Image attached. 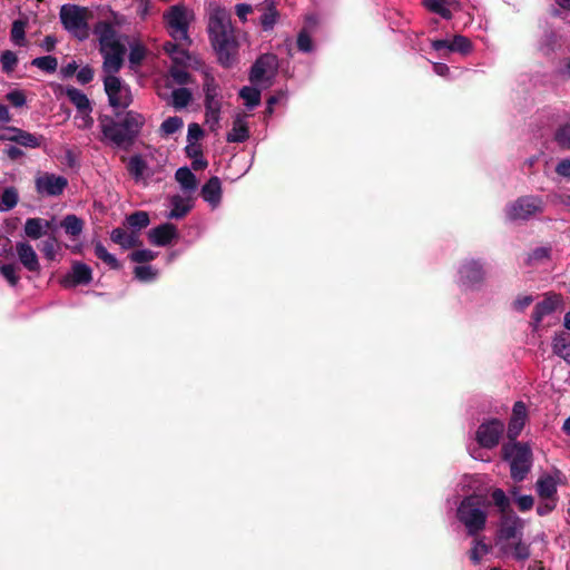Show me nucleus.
Masks as SVG:
<instances>
[{
	"label": "nucleus",
	"mask_w": 570,
	"mask_h": 570,
	"mask_svg": "<svg viewBox=\"0 0 570 570\" xmlns=\"http://www.w3.org/2000/svg\"><path fill=\"white\" fill-rule=\"evenodd\" d=\"M125 21L124 16L112 13L111 20L99 21L94 28L104 58L102 69L106 73H117L122 67L127 39L116 28L121 27Z\"/></svg>",
	"instance_id": "f257e3e1"
},
{
	"label": "nucleus",
	"mask_w": 570,
	"mask_h": 570,
	"mask_svg": "<svg viewBox=\"0 0 570 570\" xmlns=\"http://www.w3.org/2000/svg\"><path fill=\"white\" fill-rule=\"evenodd\" d=\"M207 28L218 61L225 67L232 66L236 59L238 42L228 11L219 6L213 7Z\"/></svg>",
	"instance_id": "f03ea898"
},
{
	"label": "nucleus",
	"mask_w": 570,
	"mask_h": 570,
	"mask_svg": "<svg viewBox=\"0 0 570 570\" xmlns=\"http://www.w3.org/2000/svg\"><path fill=\"white\" fill-rule=\"evenodd\" d=\"M59 19L63 29L80 41L89 38L94 13L88 7L66 3L60 7Z\"/></svg>",
	"instance_id": "7ed1b4c3"
},
{
	"label": "nucleus",
	"mask_w": 570,
	"mask_h": 570,
	"mask_svg": "<svg viewBox=\"0 0 570 570\" xmlns=\"http://www.w3.org/2000/svg\"><path fill=\"white\" fill-rule=\"evenodd\" d=\"M489 503L482 495H470L462 500L456 517L464 524L469 535H476L485 527Z\"/></svg>",
	"instance_id": "20e7f679"
},
{
	"label": "nucleus",
	"mask_w": 570,
	"mask_h": 570,
	"mask_svg": "<svg viewBox=\"0 0 570 570\" xmlns=\"http://www.w3.org/2000/svg\"><path fill=\"white\" fill-rule=\"evenodd\" d=\"M165 27L174 41L190 43L188 30L194 12L183 3L169 7L163 14Z\"/></svg>",
	"instance_id": "39448f33"
},
{
	"label": "nucleus",
	"mask_w": 570,
	"mask_h": 570,
	"mask_svg": "<svg viewBox=\"0 0 570 570\" xmlns=\"http://www.w3.org/2000/svg\"><path fill=\"white\" fill-rule=\"evenodd\" d=\"M503 456L510 462L511 476L522 481L532 466V453L527 444L508 443L503 446Z\"/></svg>",
	"instance_id": "423d86ee"
},
{
	"label": "nucleus",
	"mask_w": 570,
	"mask_h": 570,
	"mask_svg": "<svg viewBox=\"0 0 570 570\" xmlns=\"http://www.w3.org/2000/svg\"><path fill=\"white\" fill-rule=\"evenodd\" d=\"M205 91V124L212 131L219 129L220 111L223 108V97L218 86L213 78L207 77L204 83Z\"/></svg>",
	"instance_id": "0eeeda50"
},
{
	"label": "nucleus",
	"mask_w": 570,
	"mask_h": 570,
	"mask_svg": "<svg viewBox=\"0 0 570 570\" xmlns=\"http://www.w3.org/2000/svg\"><path fill=\"white\" fill-rule=\"evenodd\" d=\"M116 73H107L104 80L110 106L126 108L132 101L130 88Z\"/></svg>",
	"instance_id": "6e6552de"
},
{
	"label": "nucleus",
	"mask_w": 570,
	"mask_h": 570,
	"mask_svg": "<svg viewBox=\"0 0 570 570\" xmlns=\"http://www.w3.org/2000/svg\"><path fill=\"white\" fill-rule=\"evenodd\" d=\"M566 475L558 469L542 472L537 482L535 491L540 499L558 500V488L566 484Z\"/></svg>",
	"instance_id": "1a4fd4ad"
},
{
	"label": "nucleus",
	"mask_w": 570,
	"mask_h": 570,
	"mask_svg": "<svg viewBox=\"0 0 570 570\" xmlns=\"http://www.w3.org/2000/svg\"><path fill=\"white\" fill-rule=\"evenodd\" d=\"M543 208L542 199L535 196H525L517 199L507 208V216L511 220L528 219L540 213Z\"/></svg>",
	"instance_id": "9d476101"
},
{
	"label": "nucleus",
	"mask_w": 570,
	"mask_h": 570,
	"mask_svg": "<svg viewBox=\"0 0 570 570\" xmlns=\"http://www.w3.org/2000/svg\"><path fill=\"white\" fill-rule=\"evenodd\" d=\"M277 70V59L274 55L259 57L250 71V81L255 85L269 86Z\"/></svg>",
	"instance_id": "9b49d317"
},
{
	"label": "nucleus",
	"mask_w": 570,
	"mask_h": 570,
	"mask_svg": "<svg viewBox=\"0 0 570 570\" xmlns=\"http://www.w3.org/2000/svg\"><path fill=\"white\" fill-rule=\"evenodd\" d=\"M523 528V520L515 513L502 514L497 537V546L521 538Z\"/></svg>",
	"instance_id": "f8f14e48"
},
{
	"label": "nucleus",
	"mask_w": 570,
	"mask_h": 570,
	"mask_svg": "<svg viewBox=\"0 0 570 570\" xmlns=\"http://www.w3.org/2000/svg\"><path fill=\"white\" fill-rule=\"evenodd\" d=\"M503 431V422L497 419H492L483 422L478 428L475 439L482 448L492 449L499 444Z\"/></svg>",
	"instance_id": "ddd939ff"
},
{
	"label": "nucleus",
	"mask_w": 570,
	"mask_h": 570,
	"mask_svg": "<svg viewBox=\"0 0 570 570\" xmlns=\"http://www.w3.org/2000/svg\"><path fill=\"white\" fill-rule=\"evenodd\" d=\"M99 122L104 139L116 146H121L131 141L129 134H127L121 122H117L108 116L100 117Z\"/></svg>",
	"instance_id": "4468645a"
},
{
	"label": "nucleus",
	"mask_w": 570,
	"mask_h": 570,
	"mask_svg": "<svg viewBox=\"0 0 570 570\" xmlns=\"http://www.w3.org/2000/svg\"><path fill=\"white\" fill-rule=\"evenodd\" d=\"M562 297L557 294L547 295L541 302H539L533 311L531 317V326L533 330H539L541 323L549 316H551L556 309L561 306Z\"/></svg>",
	"instance_id": "2eb2a0df"
},
{
	"label": "nucleus",
	"mask_w": 570,
	"mask_h": 570,
	"mask_svg": "<svg viewBox=\"0 0 570 570\" xmlns=\"http://www.w3.org/2000/svg\"><path fill=\"white\" fill-rule=\"evenodd\" d=\"M68 181L62 176L43 174L36 179L37 191L41 195L58 196L62 194Z\"/></svg>",
	"instance_id": "dca6fc26"
},
{
	"label": "nucleus",
	"mask_w": 570,
	"mask_h": 570,
	"mask_svg": "<svg viewBox=\"0 0 570 570\" xmlns=\"http://www.w3.org/2000/svg\"><path fill=\"white\" fill-rule=\"evenodd\" d=\"M483 274L482 265L479 262L466 261L459 269L460 283L466 288H472L483 279Z\"/></svg>",
	"instance_id": "f3484780"
},
{
	"label": "nucleus",
	"mask_w": 570,
	"mask_h": 570,
	"mask_svg": "<svg viewBox=\"0 0 570 570\" xmlns=\"http://www.w3.org/2000/svg\"><path fill=\"white\" fill-rule=\"evenodd\" d=\"M91 278V268L83 263L76 262L72 264L70 273L63 277L62 285L65 287H72L79 284H88Z\"/></svg>",
	"instance_id": "a211bd4d"
},
{
	"label": "nucleus",
	"mask_w": 570,
	"mask_h": 570,
	"mask_svg": "<svg viewBox=\"0 0 570 570\" xmlns=\"http://www.w3.org/2000/svg\"><path fill=\"white\" fill-rule=\"evenodd\" d=\"M503 557L512 558L515 561H525L530 557V546L521 540H512L498 546Z\"/></svg>",
	"instance_id": "6ab92c4d"
},
{
	"label": "nucleus",
	"mask_w": 570,
	"mask_h": 570,
	"mask_svg": "<svg viewBox=\"0 0 570 570\" xmlns=\"http://www.w3.org/2000/svg\"><path fill=\"white\" fill-rule=\"evenodd\" d=\"M16 252L20 263L29 272H38L40 269L37 253L30 244L26 242L17 243Z\"/></svg>",
	"instance_id": "aec40b11"
},
{
	"label": "nucleus",
	"mask_w": 570,
	"mask_h": 570,
	"mask_svg": "<svg viewBox=\"0 0 570 570\" xmlns=\"http://www.w3.org/2000/svg\"><path fill=\"white\" fill-rule=\"evenodd\" d=\"M149 240L157 246H166L173 239L178 237L176 227L173 224L166 223L149 230Z\"/></svg>",
	"instance_id": "412c9836"
},
{
	"label": "nucleus",
	"mask_w": 570,
	"mask_h": 570,
	"mask_svg": "<svg viewBox=\"0 0 570 570\" xmlns=\"http://www.w3.org/2000/svg\"><path fill=\"white\" fill-rule=\"evenodd\" d=\"M527 421V406L523 402H517L513 405L512 416L510 419L509 428H508V436L510 440H514L518 438L520 432L522 431L524 423Z\"/></svg>",
	"instance_id": "4be33fe9"
},
{
	"label": "nucleus",
	"mask_w": 570,
	"mask_h": 570,
	"mask_svg": "<svg viewBox=\"0 0 570 570\" xmlns=\"http://www.w3.org/2000/svg\"><path fill=\"white\" fill-rule=\"evenodd\" d=\"M202 196L213 208L219 205L222 199V183L218 177H212L203 186Z\"/></svg>",
	"instance_id": "5701e85b"
},
{
	"label": "nucleus",
	"mask_w": 570,
	"mask_h": 570,
	"mask_svg": "<svg viewBox=\"0 0 570 570\" xmlns=\"http://www.w3.org/2000/svg\"><path fill=\"white\" fill-rule=\"evenodd\" d=\"M170 212L167 217L170 219H179L185 217L191 209V200L188 197L174 195L169 198Z\"/></svg>",
	"instance_id": "b1692460"
},
{
	"label": "nucleus",
	"mask_w": 570,
	"mask_h": 570,
	"mask_svg": "<svg viewBox=\"0 0 570 570\" xmlns=\"http://www.w3.org/2000/svg\"><path fill=\"white\" fill-rule=\"evenodd\" d=\"M249 137L246 116L237 115L233 121L232 130L227 134L228 142H243Z\"/></svg>",
	"instance_id": "393cba45"
},
{
	"label": "nucleus",
	"mask_w": 570,
	"mask_h": 570,
	"mask_svg": "<svg viewBox=\"0 0 570 570\" xmlns=\"http://www.w3.org/2000/svg\"><path fill=\"white\" fill-rule=\"evenodd\" d=\"M9 132L14 135L13 142L27 148H39L43 140L41 135H35L20 128H11Z\"/></svg>",
	"instance_id": "a878e982"
},
{
	"label": "nucleus",
	"mask_w": 570,
	"mask_h": 570,
	"mask_svg": "<svg viewBox=\"0 0 570 570\" xmlns=\"http://www.w3.org/2000/svg\"><path fill=\"white\" fill-rule=\"evenodd\" d=\"M51 228V223L42 218H28L24 223V234L31 239H39Z\"/></svg>",
	"instance_id": "bb28decb"
},
{
	"label": "nucleus",
	"mask_w": 570,
	"mask_h": 570,
	"mask_svg": "<svg viewBox=\"0 0 570 570\" xmlns=\"http://www.w3.org/2000/svg\"><path fill=\"white\" fill-rule=\"evenodd\" d=\"M423 3L430 11L440 14L444 19H451V9L459 6L455 0H424Z\"/></svg>",
	"instance_id": "cd10ccee"
},
{
	"label": "nucleus",
	"mask_w": 570,
	"mask_h": 570,
	"mask_svg": "<svg viewBox=\"0 0 570 570\" xmlns=\"http://www.w3.org/2000/svg\"><path fill=\"white\" fill-rule=\"evenodd\" d=\"M120 122L124 126L127 134H129V137L132 140L140 131V128L142 127V125L145 122V118L142 115H140L138 112L128 111Z\"/></svg>",
	"instance_id": "c85d7f7f"
},
{
	"label": "nucleus",
	"mask_w": 570,
	"mask_h": 570,
	"mask_svg": "<svg viewBox=\"0 0 570 570\" xmlns=\"http://www.w3.org/2000/svg\"><path fill=\"white\" fill-rule=\"evenodd\" d=\"M554 354L570 363V333L561 332L556 334L552 341Z\"/></svg>",
	"instance_id": "c756f323"
},
{
	"label": "nucleus",
	"mask_w": 570,
	"mask_h": 570,
	"mask_svg": "<svg viewBox=\"0 0 570 570\" xmlns=\"http://www.w3.org/2000/svg\"><path fill=\"white\" fill-rule=\"evenodd\" d=\"M188 45L189 43L167 41L164 45V51L174 60V62L183 65L188 59V53L185 48Z\"/></svg>",
	"instance_id": "7c9ffc66"
},
{
	"label": "nucleus",
	"mask_w": 570,
	"mask_h": 570,
	"mask_svg": "<svg viewBox=\"0 0 570 570\" xmlns=\"http://www.w3.org/2000/svg\"><path fill=\"white\" fill-rule=\"evenodd\" d=\"M110 238L122 248H131L138 244V235L135 232H127L122 228H115Z\"/></svg>",
	"instance_id": "2f4dec72"
},
{
	"label": "nucleus",
	"mask_w": 570,
	"mask_h": 570,
	"mask_svg": "<svg viewBox=\"0 0 570 570\" xmlns=\"http://www.w3.org/2000/svg\"><path fill=\"white\" fill-rule=\"evenodd\" d=\"M175 178L185 191L193 193L196 190V188H197L196 176L187 167H181V168L177 169V171L175 174Z\"/></svg>",
	"instance_id": "473e14b6"
},
{
	"label": "nucleus",
	"mask_w": 570,
	"mask_h": 570,
	"mask_svg": "<svg viewBox=\"0 0 570 570\" xmlns=\"http://www.w3.org/2000/svg\"><path fill=\"white\" fill-rule=\"evenodd\" d=\"M490 551L491 546L488 544L483 538H475L469 552V558L474 564H478L490 553Z\"/></svg>",
	"instance_id": "72a5a7b5"
},
{
	"label": "nucleus",
	"mask_w": 570,
	"mask_h": 570,
	"mask_svg": "<svg viewBox=\"0 0 570 570\" xmlns=\"http://www.w3.org/2000/svg\"><path fill=\"white\" fill-rule=\"evenodd\" d=\"M65 95L75 105L78 111L91 108L88 97L75 87H67L65 89Z\"/></svg>",
	"instance_id": "f704fd0d"
},
{
	"label": "nucleus",
	"mask_w": 570,
	"mask_h": 570,
	"mask_svg": "<svg viewBox=\"0 0 570 570\" xmlns=\"http://www.w3.org/2000/svg\"><path fill=\"white\" fill-rule=\"evenodd\" d=\"M128 171L132 178L139 183L145 179L147 165L140 156H132L128 161Z\"/></svg>",
	"instance_id": "c9c22d12"
},
{
	"label": "nucleus",
	"mask_w": 570,
	"mask_h": 570,
	"mask_svg": "<svg viewBox=\"0 0 570 570\" xmlns=\"http://www.w3.org/2000/svg\"><path fill=\"white\" fill-rule=\"evenodd\" d=\"M66 234L72 237L79 236L83 228V222L76 215H67L61 222Z\"/></svg>",
	"instance_id": "e433bc0d"
},
{
	"label": "nucleus",
	"mask_w": 570,
	"mask_h": 570,
	"mask_svg": "<svg viewBox=\"0 0 570 570\" xmlns=\"http://www.w3.org/2000/svg\"><path fill=\"white\" fill-rule=\"evenodd\" d=\"M191 100V94L187 88H178L171 91L170 104L176 109H181L188 106Z\"/></svg>",
	"instance_id": "4c0bfd02"
},
{
	"label": "nucleus",
	"mask_w": 570,
	"mask_h": 570,
	"mask_svg": "<svg viewBox=\"0 0 570 570\" xmlns=\"http://www.w3.org/2000/svg\"><path fill=\"white\" fill-rule=\"evenodd\" d=\"M95 254L111 269L120 268L118 259L115 257V255L110 254L101 243H97L95 245Z\"/></svg>",
	"instance_id": "58836bf2"
},
{
	"label": "nucleus",
	"mask_w": 570,
	"mask_h": 570,
	"mask_svg": "<svg viewBox=\"0 0 570 570\" xmlns=\"http://www.w3.org/2000/svg\"><path fill=\"white\" fill-rule=\"evenodd\" d=\"M239 96L244 99L245 105L252 109L261 102V91L254 87H244Z\"/></svg>",
	"instance_id": "ea45409f"
},
{
	"label": "nucleus",
	"mask_w": 570,
	"mask_h": 570,
	"mask_svg": "<svg viewBox=\"0 0 570 570\" xmlns=\"http://www.w3.org/2000/svg\"><path fill=\"white\" fill-rule=\"evenodd\" d=\"M183 119L180 117H169L163 121L160 126V132L163 136H170L183 128Z\"/></svg>",
	"instance_id": "a19ab883"
},
{
	"label": "nucleus",
	"mask_w": 570,
	"mask_h": 570,
	"mask_svg": "<svg viewBox=\"0 0 570 570\" xmlns=\"http://www.w3.org/2000/svg\"><path fill=\"white\" fill-rule=\"evenodd\" d=\"M135 277L140 282H153L158 276V269L150 265L136 266L134 269Z\"/></svg>",
	"instance_id": "79ce46f5"
},
{
	"label": "nucleus",
	"mask_w": 570,
	"mask_h": 570,
	"mask_svg": "<svg viewBox=\"0 0 570 570\" xmlns=\"http://www.w3.org/2000/svg\"><path fill=\"white\" fill-rule=\"evenodd\" d=\"M18 193L13 187L6 188L0 202V212H7L13 208L18 203Z\"/></svg>",
	"instance_id": "37998d69"
},
{
	"label": "nucleus",
	"mask_w": 570,
	"mask_h": 570,
	"mask_svg": "<svg viewBox=\"0 0 570 570\" xmlns=\"http://www.w3.org/2000/svg\"><path fill=\"white\" fill-rule=\"evenodd\" d=\"M472 50L471 41L461 35H456L451 40V52H460L466 55Z\"/></svg>",
	"instance_id": "c03bdc74"
},
{
	"label": "nucleus",
	"mask_w": 570,
	"mask_h": 570,
	"mask_svg": "<svg viewBox=\"0 0 570 570\" xmlns=\"http://www.w3.org/2000/svg\"><path fill=\"white\" fill-rule=\"evenodd\" d=\"M18 272H19V267L16 264H1L0 265V274L6 278V281L11 286H16L20 279Z\"/></svg>",
	"instance_id": "a18cd8bd"
},
{
	"label": "nucleus",
	"mask_w": 570,
	"mask_h": 570,
	"mask_svg": "<svg viewBox=\"0 0 570 570\" xmlns=\"http://www.w3.org/2000/svg\"><path fill=\"white\" fill-rule=\"evenodd\" d=\"M32 65L43 71L53 72L58 67V60L52 56L38 57L32 60Z\"/></svg>",
	"instance_id": "49530a36"
},
{
	"label": "nucleus",
	"mask_w": 570,
	"mask_h": 570,
	"mask_svg": "<svg viewBox=\"0 0 570 570\" xmlns=\"http://www.w3.org/2000/svg\"><path fill=\"white\" fill-rule=\"evenodd\" d=\"M128 225L132 228H144L149 224V216L145 212H136L127 217Z\"/></svg>",
	"instance_id": "de8ad7c7"
},
{
	"label": "nucleus",
	"mask_w": 570,
	"mask_h": 570,
	"mask_svg": "<svg viewBox=\"0 0 570 570\" xmlns=\"http://www.w3.org/2000/svg\"><path fill=\"white\" fill-rule=\"evenodd\" d=\"M91 110H92V108L78 111V114L75 117V124H76L77 128L89 129L92 127L94 119L90 115Z\"/></svg>",
	"instance_id": "09e8293b"
},
{
	"label": "nucleus",
	"mask_w": 570,
	"mask_h": 570,
	"mask_svg": "<svg viewBox=\"0 0 570 570\" xmlns=\"http://www.w3.org/2000/svg\"><path fill=\"white\" fill-rule=\"evenodd\" d=\"M24 28H26V23L21 20H16L13 23H12V29H11V40L16 43V45H23L24 42Z\"/></svg>",
	"instance_id": "8fccbe9b"
},
{
	"label": "nucleus",
	"mask_w": 570,
	"mask_h": 570,
	"mask_svg": "<svg viewBox=\"0 0 570 570\" xmlns=\"http://www.w3.org/2000/svg\"><path fill=\"white\" fill-rule=\"evenodd\" d=\"M557 45H558L557 35L553 31H549L543 36L541 43H540V49L544 53H550L556 49Z\"/></svg>",
	"instance_id": "3c124183"
},
{
	"label": "nucleus",
	"mask_w": 570,
	"mask_h": 570,
	"mask_svg": "<svg viewBox=\"0 0 570 570\" xmlns=\"http://www.w3.org/2000/svg\"><path fill=\"white\" fill-rule=\"evenodd\" d=\"M156 256H157V253H155L150 249L134 250L129 255L130 259L138 264L150 262V261L155 259Z\"/></svg>",
	"instance_id": "603ef678"
},
{
	"label": "nucleus",
	"mask_w": 570,
	"mask_h": 570,
	"mask_svg": "<svg viewBox=\"0 0 570 570\" xmlns=\"http://www.w3.org/2000/svg\"><path fill=\"white\" fill-rule=\"evenodd\" d=\"M492 499H493L494 504L502 512V514L511 513L510 511H507L509 508V499L507 498L505 493L501 489H495L492 492Z\"/></svg>",
	"instance_id": "864d4df0"
},
{
	"label": "nucleus",
	"mask_w": 570,
	"mask_h": 570,
	"mask_svg": "<svg viewBox=\"0 0 570 570\" xmlns=\"http://www.w3.org/2000/svg\"><path fill=\"white\" fill-rule=\"evenodd\" d=\"M556 140L561 147L570 149V122L557 130Z\"/></svg>",
	"instance_id": "5fc2aeb1"
},
{
	"label": "nucleus",
	"mask_w": 570,
	"mask_h": 570,
	"mask_svg": "<svg viewBox=\"0 0 570 570\" xmlns=\"http://www.w3.org/2000/svg\"><path fill=\"white\" fill-rule=\"evenodd\" d=\"M17 62H18V59L13 51L6 50L4 52H2L1 63H2V69L6 72L12 71L16 68Z\"/></svg>",
	"instance_id": "6e6d98bb"
},
{
	"label": "nucleus",
	"mask_w": 570,
	"mask_h": 570,
	"mask_svg": "<svg viewBox=\"0 0 570 570\" xmlns=\"http://www.w3.org/2000/svg\"><path fill=\"white\" fill-rule=\"evenodd\" d=\"M511 493L515 497V503L520 511L525 512L532 509L534 499L531 495H517V490L511 491Z\"/></svg>",
	"instance_id": "4d7b16f0"
},
{
	"label": "nucleus",
	"mask_w": 570,
	"mask_h": 570,
	"mask_svg": "<svg viewBox=\"0 0 570 570\" xmlns=\"http://www.w3.org/2000/svg\"><path fill=\"white\" fill-rule=\"evenodd\" d=\"M278 13L274 8H268L261 18L262 26L265 30L272 29L277 21Z\"/></svg>",
	"instance_id": "13d9d810"
},
{
	"label": "nucleus",
	"mask_w": 570,
	"mask_h": 570,
	"mask_svg": "<svg viewBox=\"0 0 570 570\" xmlns=\"http://www.w3.org/2000/svg\"><path fill=\"white\" fill-rule=\"evenodd\" d=\"M146 50L140 43L130 46L129 61L131 65H139L145 58Z\"/></svg>",
	"instance_id": "bf43d9fd"
},
{
	"label": "nucleus",
	"mask_w": 570,
	"mask_h": 570,
	"mask_svg": "<svg viewBox=\"0 0 570 570\" xmlns=\"http://www.w3.org/2000/svg\"><path fill=\"white\" fill-rule=\"evenodd\" d=\"M173 80L178 85H185L189 81V73L181 67H173L169 71Z\"/></svg>",
	"instance_id": "052dcab7"
},
{
	"label": "nucleus",
	"mask_w": 570,
	"mask_h": 570,
	"mask_svg": "<svg viewBox=\"0 0 570 570\" xmlns=\"http://www.w3.org/2000/svg\"><path fill=\"white\" fill-rule=\"evenodd\" d=\"M41 252L47 259L53 261L57 255V242L55 238L47 239L41 245Z\"/></svg>",
	"instance_id": "680f3d73"
},
{
	"label": "nucleus",
	"mask_w": 570,
	"mask_h": 570,
	"mask_svg": "<svg viewBox=\"0 0 570 570\" xmlns=\"http://www.w3.org/2000/svg\"><path fill=\"white\" fill-rule=\"evenodd\" d=\"M558 500L554 499H540V503L537 507L539 515H547L551 513L557 507Z\"/></svg>",
	"instance_id": "e2e57ef3"
},
{
	"label": "nucleus",
	"mask_w": 570,
	"mask_h": 570,
	"mask_svg": "<svg viewBox=\"0 0 570 570\" xmlns=\"http://www.w3.org/2000/svg\"><path fill=\"white\" fill-rule=\"evenodd\" d=\"M297 47L303 52H309L313 49L311 36L306 31H301L297 38Z\"/></svg>",
	"instance_id": "0e129e2a"
},
{
	"label": "nucleus",
	"mask_w": 570,
	"mask_h": 570,
	"mask_svg": "<svg viewBox=\"0 0 570 570\" xmlns=\"http://www.w3.org/2000/svg\"><path fill=\"white\" fill-rule=\"evenodd\" d=\"M6 98L14 107H22L26 104V96L21 90H12L7 94Z\"/></svg>",
	"instance_id": "69168bd1"
},
{
	"label": "nucleus",
	"mask_w": 570,
	"mask_h": 570,
	"mask_svg": "<svg viewBox=\"0 0 570 570\" xmlns=\"http://www.w3.org/2000/svg\"><path fill=\"white\" fill-rule=\"evenodd\" d=\"M204 132L203 129L198 124H190L188 126V132H187V141L188 142H197L202 137Z\"/></svg>",
	"instance_id": "338daca9"
},
{
	"label": "nucleus",
	"mask_w": 570,
	"mask_h": 570,
	"mask_svg": "<svg viewBox=\"0 0 570 570\" xmlns=\"http://www.w3.org/2000/svg\"><path fill=\"white\" fill-rule=\"evenodd\" d=\"M556 171L563 177L570 178V158L562 159L556 167Z\"/></svg>",
	"instance_id": "774afa93"
}]
</instances>
